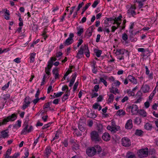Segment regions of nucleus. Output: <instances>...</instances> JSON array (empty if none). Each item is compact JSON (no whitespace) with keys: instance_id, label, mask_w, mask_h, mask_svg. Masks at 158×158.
<instances>
[{"instance_id":"1a4fd4ad","label":"nucleus","mask_w":158,"mask_h":158,"mask_svg":"<svg viewBox=\"0 0 158 158\" xmlns=\"http://www.w3.org/2000/svg\"><path fill=\"white\" fill-rule=\"evenodd\" d=\"M33 130V127L30 126L28 128V126L27 124H25V126L22 130L21 133L22 135H26L27 133H29L32 131Z\"/></svg>"},{"instance_id":"ddd939ff","label":"nucleus","mask_w":158,"mask_h":158,"mask_svg":"<svg viewBox=\"0 0 158 158\" xmlns=\"http://www.w3.org/2000/svg\"><path fill=\"white\" fill-rule=\"evenodd\" d=\"M8 133V129H6L1 131L0 139H5L8 138L9 136Z\"/></svg>"},{"instance_id":"393cba45","label":"nucleus","mask_w":158,"mask_h":158,"mask_svg":"<svg viewBox=\"0 0 158 158\" xmlns=\"http://www.w3.org/2000/svg\"><path fill=\"white\" fill-rule=\"evenodd\" d=\"M77 34L79 36H80L84 32L83 28L81 27H77Z\"/></svg>"},{"instance_id":"4468645a","label":"nucleus","mask_w":158,"mask_h":158,"mask_svg":"<svg viewBox=\"0 0 158 158\" xmlns=\"http://www.w3.org/2000/svg\"><path fill=\"white\" fill-rule=\"evenodd\" d=\"M120 127L117 126L116 127H112L111 126L108 125L107 127V130L111 131L112 132L115 133L120 129Z\"/></svg>"},{"instance_id":"69168bd1","label":"nucleus","mask_w":158,"mask_h":158,"mask_svg":"<svg viewBox=\"0 0 158 158\" xmlns=\"http://www.w3.org/2000/svg\"><path fill=\"white\" fill-rule=\"evenodd\" d=\"M87 124L88 125L89 127H91L93 124V121L91 120H88L87 121Z\"/></svg>"},{"instance_id":"2eb2a0df","label":"nucleus","mask_w":158,"mask_h":158,"mask_svg":"<svg viewBox=\"0 0 158 158\" xmlns=\"http://www.w3.org/2000/svg\"><path fill=\"white\" fill-rule=\"evenodd\" d=\"M128 79L133 84L136 85L138 83V81L135 77L131 75H129L127 76Z\"/></svg>"},{"instance_id":"9d476101","label":"nucleus","mask_w":158,"mask_h":158,"mask_svg":"<svg viewBox=\"0 0 158 158\" xmlns=\"http://www.w3.org/2000/svg\"><path fill=\"white\" fill-rule=\"evenodd\" d=\"M122 145L126 147H128L131 145V142L130 139L127 137L123 138L121 140Z\"/></svg>"},{"instance_id":"79ce46f5","label":"nucleus","mask_w":158,"mask_h":158,"mask_svg":"<svg viewBox=\"0 0 158 158\" xmlns=\"http://www.w3.org/2000/svg\"><path fill=\"white\" fill-rule=\"evenodd\" d=\"M122 38L123 40L126 42L128 39V35L126 33H124L122 35Z\"/></svg>"},{"instance_id":"f257e3e1","label":"nucleus","mask_w":158,"mask_h":158,"mask_svg":"<svg viewBox=\"0 0 158 158\" xmlns=\"http://www.w3.org/2000/svg\"><path fill=\"white\" fill-rule=\"evenodd\" d=\"M87 57H89L90 56V52L89 50L87 45L85 44L84 46H81L80 48V50L78 51L76 56L77 58L78 59L81 58L83 56L84 52Z\"/></svg>"},{"instance_id":"0eeeda50","label":"nucleus","mask_w":158,"mask_h":158,"mask_svg":"<svg viewBox=\"0 0 158 158\" xmlns=\"http://www.w3.org/2000/svg\"><path fill=\"white\" fill-rule=\"evenodd\" d=\"M74 35L73 33H70L69 35V37L66 40L64 44L65 46H68L72 44L74 42L73 37Z\"/></svg>"},{"instance_id":"49530a36","label":"nucleus","mask_w":158,"mask_h":158,"mask_svg":"<svg viewBox=\"0 0 158 158\" xmlns=\"http://www.w3.org/2000/svg\"><path fill=\"white\" fill-rule=\"evenodd\" d=\"M51 104V102H48L46 103L43 106V109H45L46 108H48L50 107V106Z\"/></svg>"},{"instance_id":"603ef678","label":"nucleus","mask_w":158,"mask_h":158,"mask_svg":"<svg viewBox=\"0 0 158 158\" xmlns=\"http://www.w3.org/2000/svg\"><path fill=\"white\" fill-rule=\"evenodd\" d=\"M76 77L77 73H75L74 74L72 75L71 76L72 79L71 80V81L74 82Z\"/></svg>"},{"instance_id":"7ed1b4c3","label":"nucleus","mask_w":158,"mask_h":158,"mask_svg":"<svg viewBox=\"0 0 158 158\" xmlns=\"http://www.w3.org/2000/svg\"><path fill=\"white\" fill-rule=\"evenodd\" d=\"M17 118V114L16 113L12 114L0 121V126L2 125H6L9 121H13L15 120Z\"/></svg>"},{"instance_id":"de8ad7c7","label":"nucleus","mask_w":158,"mask_h":158,"mask_svg":"<svg viewBox=\"0 0 158 158\" xmlns=\"http://www.w3.org/2000/svg\"><path fill=\"white\" fill-rule=\"evenodd\" d=\"M10 85V82L9 81L6 84H5L4 86H3L2 88V90H5Z\"/></svg>"},{"instance_id":"c03bdc74","label":"nucleus","mask_w":158,"mask_h":158,"mask_svg":"<svg viewBox=\"0 0 158 158\" xmlns=\"http://www.w3.org/2000/svg\"><path fill=\"white\" fill-rule=\"evenodd\" d=\"M53 62L52 60H49L48 62L47 67L51 69L53 65Z\"/></svg>"},{"instance_id":"412c9836","label":"nucleus","mask_w":158,"mask_h":158,"mask_svg":"<svg viewBox=\"0 0 158 158\" xmlns=\"http://www.w3.org/2000/svg\"><path fill=\"white\" fill-rule=\"evenodd\" d=\"M52 73L54 75V77L55 80L59 78V74L58 73V71L57 69L55 68L53 69Z\"/></svg>"},{"instance_id":"473e14b6","label":"nucleus","mask_w":158,"mask_h":158,"mask_svg":"<svg viewBox=\"0 0 158 158\" xmlns=\"http://www.w3.org/2000/svg\"><path fill=\"white\" fill-rule=\"evenodd\" d=\"M11 149H8L6 152L4 158H9V155L11 153Z\"/></svg>"},{"instance_id":"ea45409f","label":"nucleus","mask_w":158,"mask_h":158,"mask_svg":"<svg viewBox=\"0 0 158 158\" xmlns=\"http://www.w3.org/2000/svg\"><path fill=\"white\" fill-rule=\"evenodd\" d=\"M102 52V51L101 50H97L96 51H95L96 55L98 57L100 56Z\"/></svg>"},{"instance_id":"3c124183","label":"nucleus","mask_w":158,"mask_h":158,"mask_svg":"<svg viewBox=\"0 0 158 158\" xmlns=\"http://www.w3.org/2000/svg\"><path fill=\"white\" fill-rule=\"evenodd\" d=\"M141 122V119L139 117H136L135 119V123H139Z\"/></svg>"},{"instance_id":"2f4dec72","label":"nucleus","mask_w":158,"mask_h":158,"mask_svg":"<svg viewBox=\"0 0 158 158\" xmlns=\"http://www.w3.org/2000/svg\"><path fill=\"white\" fill-rule=\"evenodd\" d=\"M156 93V87L155 88L154 90L151 93L149 97V99L150 100H151L153 98L154 96Z\"/></svg>"},{"instance_id":"37998d69","label":"nucleus","mask_w":158,"mask_h":158,"mask_svg":"<svg viewBox=\"0 0 158 158\" xmlns=\"http://www.w3.org/2000/svg\"><path fill=\"white\" fill-rule=\"evenodd\" d=\"M21 121L18 120L17 122V123L14 126V127L15 128H16L17 126H18L19 127H20L21 126Z\"/></svg>"},{"instance_id":"e433bc0d","label":"nucleus","mask_w":158,"mask_h":158,"mask_svg":"<svg viewBox=\"0 0 158 158\" xmlns=\"http://www.w3.org/2000/svg\"><path fill=\"white\" fill-rule=\"evenodd\" d=\"M136 2L138 3V6L139 9H141L143 7V2L139 0L138 1H136Z\"/></svg>"},{"instance_id":"09e8293b","label":"nucleus","mask_w":158,"mask_h":158,"mask_svg":"<svg viewBox=\"0 0 158 158\" xmlns=\"http://www.w3.org/2000/svg\"><path fill=\"white\" fill-rule=\"evenodd\" d=\"M99 88V86L98 85H95L94 87V89L92 90V91L97 92L98 91V89Z\"/></svg>"},{"instance_id":"680f3d73","label":"nucleus","mask_w":158,"mask_h":158,"mask_svg":"<svg viewBox=\"0 0 158 158\" xmlns=\"http://www.w3.org/2000/svg\"><path fill=\"white\" fill-rule=\"evenodd\" d=\"M93 69H92V72L94 73H96L97 72V69L95 68V64H94L93 65Z\"/></svg>"},{"instance_id":"f8f14e48","label":"nucleus","mask_w":158,"mask_h":158,"mask_svg":"<svg viewBox=\"0 0 158 158\" xmlns=\"http://www.w3.org/2000/svg\"><path fill=\"white\" fill-rule=\"evenodd\" d=\"M142 93L140 91H138L136 95V100L135 101L134 103H140L142 99Z\"/></svg>"},{"instance_id":"4c0bfd02","label":"nucleus","mask_w":158,"mask_h":158,"mask_svg":"<svg viewBox=\"0 0 158 158\" xmlns=\"http://www.w3.org/2000/svg\"><path fill=\"white\" fill-rule=\"evenodd\" d=\"M100 82H102L103 83L104 85L106 86H107V81L105 80L102 77H100V80L99 81V83Z\"/></svg>"},{"instance_id":"f3484780","label":"nucleus","mask_w":158,"mask_h":158,"mask_svg":"<svg viewBox=\"0 0 158 158\" xmlns=\"http://www.w3.org/2000/svg\"><path fill=\"white\" fill-rule=\"evenodd\" d=\"M133 127L132 121L131 119L128 120L125 125L126 129H131Z\"/></svg>"},{"instance_id":"bb28decb","label":"nucleus","mask_w":158,"mask_h":158,"mask_svg":"<svg viewBox=\"0 0 158 158\" xmlns=\"http://www.w3.org/2000/svg\"><path fill=\"white\" fill-rule=\"evenodd\" d=\"M117 114L119 116L122 117L126 114V113L124 111L121 109L117 111Z\"/></svg>"},{"instance_id":"338daca9","label":"nucleus","mask_w":158,"mask_h":158,"mask_svg":"<svg viewBox=\"0 0 158 158\" xmlns=\"http://www.w3.org/2000/svg\"><path fill=\"white\" fill-rule=\"evenodd\" d=\"M84 4V3L83 2H82L81 3L79 4L77 8V9L76 11L78 12L80 9L82 7V6Z\"/></svg>"},{"instance_id":"052dcab7","label":"nucleus","mask_w":158,"mask_h":158,"mask_svg":"<svg viewBox=\"0 0 158 158\" xmlns=\"http://www.w3.org/2000/svg\"><path fill=\"white\" fill-rule=\"evenodd\" d=\"M98 3L99 2L98 1H95L92 5V7L94 8L96 7Z\"/></svg>"},{"instance_id":"20e7f679","label":"nucleus","mask_w":158,"mask_h":158,"mask_svg":"<svg viewBox=\"0 0 158 158\" xmlns=\"http://www.w3.org/2000/svg\"><path fill=\"white\" fill-rule=\"evenodd\" d=\"M120 84V82L119 81H115L112 84L111 87L109 89L110 92L115 95H116L117 94H119V91L117 87H119Z\"/></svg>"},{"instance_id":"39448f33","label":"nucleus","mask_w":158,"mask_h":158,"mask_svg":"<svg viewBox=\"0 0 158 158\" xmlns=\"http://www.w3.org/2000/svg\"><path fill=\"white\" fill-rule=\"evenodd\" d=\"M91 140L96 143L100 141L101 138L99 136L98 133L96 131H94L90 134Z\"/></svg>"},{"instance_id":"5fc2aeb1","label":"nucleus","mask_w":158,"mask_h":158,"mask_svg":"<svg viewBox=\"0 0 158 158\" xmlns=\"http://www.w3.org/2000/svg\"><path fill=\"white\" fill-rule=\"evenodd\" d=\"M97 115L93 112H91L89 114V117L91 118H94L96 117Z\"/></svg>"},{"instance_id":"b1692460","label":"nucleus","mask_w":158,"mask_h":158,"mask_svg":"<svg viewBox=\"0 0 158 158\" xmlns=\"http://www.w3.org/2000/svg\"><path fill=\"white\" fill-rule=\"evenodd\" d=\"M138 113L139 115L142 116L143 117H146L147 116V113L143 109H140L138 110Z\"/></svg>"},{"instance_id":"a211bd4d","label":"nucleus","mask_w":158,"mask_h":158,"mask_svg":"<svg viewBox=\"0 0 158 158\" xmlns=\"http://www.w3.org/2000/svg\"><path fill=\"white\" fill-rule=\"evenodd\" d=\"M130 108H131V112L133 114H135L137 113L138 111V106L135 104H133L132 105V106H130Z\"/></svg>"},{"instance_id":"4d7b16f0","label":"nucleus","mask_w":158,"mask_h":158,"mask_svg":"<svg viewBox=\"0 0 158 158\" xmlns=\"http://www.w3.org/2000/svg\"><path fill=\"white\" fill-rule=\"evenodd\" d=\"M72 67L70 69H69L68 71L66 72L64 74V75L67 77L69 73H71L72 72Z\"/></svg>"},{"instance_id":"6e6552de","label":"nucleus","mask_w":158,"mask_h":158,"mask_svg":"<svg viewBox=\"0 0 158 158\" xmlns=\"http://www.w3.org/2000/svg\"><path fill=\"white\" fill-rule=\"evenodd\" d=\"M136 9L135 5H131L127 11V14L132 17H134L136 15V12L135 10Z\"/></svg>"},{"instance_id":"8fccbe9b","label":"nucleus","mask_w":158,"mask_h":158,"mask_svg":"<svg viewBox=\"0 0 158 158\" xmlns=\"http://www.w3.org/2000/svg\"><path fill=\"white\" fill-rule=\"evenodd\" d=\"M91 4V3L90 2L87 3L85 5V7H84L82 9V10H83V12H85L86 10L89 7V6H90Z\"/></svg>"},{"instance_id":"bf43d9fd","label":"nucleus","mask_w":158,"mask_h":158,"mask_svg":"<svg viewBox=\"0 0 158 158\" xmlns=\"http://www.w3.org/2000/svg\"><path fill=\"white\" fill-rule=\"evenodd\" d=\"M60 101V98H56V99H55L53 102V104H58L59 102Z\"/></svg>"},{"instance_id":"72a5a7b5","label":"nucleus","mask_w":158,"mask_h":158,"mask_svg":"<svg viewBox=\"0 0 158 158\" xmlns=\"http://www.w3.org/2000/svg\"><path fill=\"white\" fill-rule=\"evenodd\" d=\"M97 130L98 131V133L102 132L103 130L102 126L101 124L98 125Z\"/></svg>"},{"instance_id":"c85d7f7f","label":"nucleus","mask_w":158,"mask_h":158,"mask_svg":"<svg viewBox=\"0 0 158 158\" xmlns=\"http://www.w3.org/2000/svg\"><path fill=\"white\" fill-rule=\"evenodd\" d=\"M122 18V16L120 15L118 17H116L114 19V23H117L118 22H121V19Z\"/></svg>"},{"instance_id":"dca6fc26","label":"nucleus","mask_w":158,"mask_h":158,"mask_svg":"<svg viewBox=\"0 0 158 158\" xmlns=\"http://www.w3.org/2000/svg\"><path fill=\"white\" fill-rule=\"evenodd\" d=\"M52 152L50 147L47 146L46 147L44 152V156L48 158L50 156Z\"/></svg>"},{"instance_id":"7c9ffc66","label":"nucleus","mask_w":158,"mask_h":158,"mask_svg":"<svg viewBox=\"0 0 158 158\" xmlns=\"http://www.w3.org/2000/svg\"><path fill=\"white\" fill-rule=\"evenodd\" d=\"M114 99V95L112 94H110L109 96V98L108 99V103H112Z\"/></svg>"},{"instance_id":"9b49d317","label":"nucleus","mask_w":158,"mask_h":158,"mask_svg":"<svg viewBox=\"0 0 158 158\" xmlns=\"http://www.w3.org/2000/svg\"><path fill=\"white\" fill-rule=\"evenodd\" d=\"M86 153L88 156H92L96 153L95 149L94 147L88 148L86 150Z\"/></svg>"},{"instance_id":"0e129e2a","label":"nucleus","mask_w":158,"mask_h":158,"mask_svg":"<svg viewBox=\"0 0 158 158\" xmlns=\"http://www.w3.org/2000/svg\"><path fill=\"white\" fill-rule=\"evenodd\" d=\"M50 124L51 123H49L47 124H45L42 127V129L44 130L48 128L49 127Z\"/></svg>"},{"instance_id":"6e6d98bb","label":"nucleus","mask_w":158,"mask_h":158,"mask_svg":"<svg viewBox=\"0 0 158 158\" xmlns=\"http://www.w3.org/2000/svg\"><path fill=\"white\" fill-rule=\"evenodd\" d=\"M63 93H64L62 92H59L57 93H55V97H56V98L60 97Z\"/></svg>"},{"instance_id":"6ab92c4d","label":"nucleus","mask_w":158,"mask_h":158,"mask_svg":"<svg viewBox=\"0 0 158 158\" xmlns=\"http://www.w3.org/2000/svg\"><path fill=\"white\" fill-rule=\"evenodd\" d=\"M150 89L149 86L147 85H143L142 86L141 89L144 93H146L149 92Z\"/></svg>"},{"instance_id":"5701e85b","label":"nucleus","mask_w":158,"mask_h":158,"mask_svg":"<svg viewBox=\"0 0 158 158\" xmlns=\"http://www.w3.org/2000/svg\"><path fill=\"white\" fill-rule=\"evenodd\" d=\"M126 158H136L134 153L130 151H128L126 156Z\"/></svg>"},{"instance_id":"a19ab883","label":"nucleus","mask_w":158,"mask_h":158,"mask_svg":"<svg viewBox=\"0 0 158 158\" xmlns=\"http://www.w3.org/2000/svg\"><path fill=\"white\" fill-rule=\"evenodd\" d=\"M143 133V131L141 130H136L135 132V134L137 135L140 136Z\"/></svg>"},{"instance_id":"58836bf2","label":"nucleus","mask_w":158,"mask_h":158,"mask_svg":"<svg viewBox=\"0 0 158 158\" xmlns=\"http://www.w3.org/2000/svg\"><path fill=\"white\" fill-rule=\"evenodd\" d=\"M24 102L25 103H27L30 104L31 103V99L29 97H27L25 98L24 100Z\"/></svg>"},{"instance_id":"864d4df0","label":"nucleus","mask_w":158,"mask_h":158,"mask_svg":"<svg viewBox=\"0 0 158 158\" xmlns=\"http://www.w3.org/2000/svg\"><path fill=\"white\" fill-rule=\"evenodd\" d=\"M62 143L64 145L65 147H67L68 146V141L67 139H65L64 141L62 142Z\"/></svg>"},{"instance_id":"cd10ccee","label":"nucleus","mask_w":158,"mask_h":158,"mask_svg":"<svg viewBox=\"0 0 158 158\" xmlns=\"http://www.w3.org/2000/svg\"><path fill=\"white\" fill-rule=\"evenodd\" d=\"M10 98V95L9 94H4L2 95V98L4 100H6L9 99Z\"/></svg>"},{"instance_id":"e2e57ef3","label":"nucleus","mask_w":158,"mask_h":158,"mask_svg":"<svg viewBox=\"0 0 158 158\" xmlns=\"http://www.w3.org/2000/svg\"><path fill=\"white\" fill-rule=\"evenodd\" d=\"M99 106V104L97 103H95L93 106V108L95 109H97Z\"/></svg>"},{"instance_id":"aec40b11","label":"nucleus","mask_w":158,"mask_h":158,"mask_svg":"<svg viewBox=\"0 0 158 158\" xmlns=\"http://www.w3.org/2000/svg\"><path fill=\"white\" fill-rule=\"evenodd\" d=\"M102 137L104 140L106 141H109L110 139V135L107 132L104 133L102 135Z\"/></svg>"},{"instance_id":"c756f323","label":"nucleus","mask_w":158,"mask_h":158,"mask_svg":"<svg viewBox=\"0 0 158 158\" xmlns=\"http://www.w3.org/2000/svg\"><path fill=\"white\" fill-rule=\"evenodd\" d=\"M94 148L95 149V152H98V153H99L101 152L102 148L101 147L98 145H96L94 147Z\"/></svg>"},{"instance_id":"13d9d810","label":"nucleus","mask_w":158,"mask_h":158,"mask_svg":"<svg viewBox=\"0 0 158 158\" xmlns=\"http://www.w3.org/2000/svg\"><path fill=\"white\" fill-rule=\"evenodd\" d=\"M98 95V94L96 93H92L91 94V98H96Z\"/></svg>"},{"instance_id":"c9c22d12","label":"nucleus","mask_w":158,"mask_h":158,"mask_svg":"<svg viewBox=\"0 0 158 158\" xmlns=\"http://www.w3.org/2000/svg\"><path fill=\"white\" fill-rule=\"evenodd\" d=\"M51 69L50 68H49L47 67H46L45 69V72L46 74H47L48 76L51 75L50 71Z\"/></svg>"},{"instance_id":"f704fd0d","label":"nucleus","mask_w":158,"mask_h":158,"mask_svg":"<svg viewBox=\"0 0 158 158\" xmlns=\"http://www.w3.org/2000/svg\"><path fill=\"white\" fill-rule=\"evenodd\" d=\"M127 92L129 96H134L135 95V92L131 90V89H127Z\"/></svg>"},{"instance_id":"a18cd8bd","label":"nucleus","mask_w":158,"mask_h":158,"mask_svg":"<svg viewBox=\"0 0 158 158\" xmlns=\"http://www.w3.org/2000/svg\"><path fill=\"white\" fill-rule=\"evenodd\" d=\"M47 76L46 74H44L42 80V81L41 82V85L42 86L44 85L45 83V80L46 78L47 77Z\"/></svg>"},{"instance_id":"423d86ee","label":"nucleus","mask_w":158,"mask_h":158,"mask_svg":"<svg viewBox=\"0 0 158 158\" xmlns=\"http://www.w3.org/2000/svg\"><path fill=\"white\" fill-rule=\"evenodd\" d=\"M137 154L139 157L142 158L146 157L148 155V149L146 148L139 150L137 152Z\"/></svg>"},{"instance_id":"774afa93","label":"nucleus","mask_w":158,"mask_h":158,"mask_svg":"<svg viewBox=\"0 0 158 158\" xmlns=\"http://www.w3.org/2000/svg\"><path fill=\"white\" fill-rule=\"evenodd\" d=\"M29 105V104H28L27 103H25V104H23V105L22 108L23 110H24Z\"/></svg>"},{"instance_id":"a878e982","label":"nucleus","mask_w":158,"mask_h":158,"mask_svg":"<svg viewBox=\"0 0 158 158\" xmlns=\"http://www.w3.org/2000/svg\"><path fill=\"white\" fill-rule=\"evenodd\" d=\"M36 55L35 52L31 53L30 54L29 59L30 63H33L35 61V58Z\"/></svg>"},{"instance_id":"f03ea898","label":"nucleus","mask_w":158,"mask_h":158,"mask_svg":"<svg viewBox=\"0 0 158 158\" xmlns=\"http://www.w3.org/2000/svg\"><path fill=\"white\" fill-rule=\"evenodd\" d=\"M114 51H115V53L118 56L117 58L120 60H124V55L125 54L128 57L129 56V52L123 48L117 49L116 50H114Z\"/></svg>"},{"instance_id":"4be33fe9","label":"nucleus","mask_w":158,"mask_h":158,"mask_svg":"<svg viewBox=\"0 0 158 158\" xmlns=\"http://www.w3.org/2000/svg\"><path fill=\"white\" fill-rule=\"evenodd\" d=\"M144 128L147 130L151 131L152 128V124L151 123H147L144 124Z\"/></svg>"}]
</instances>
